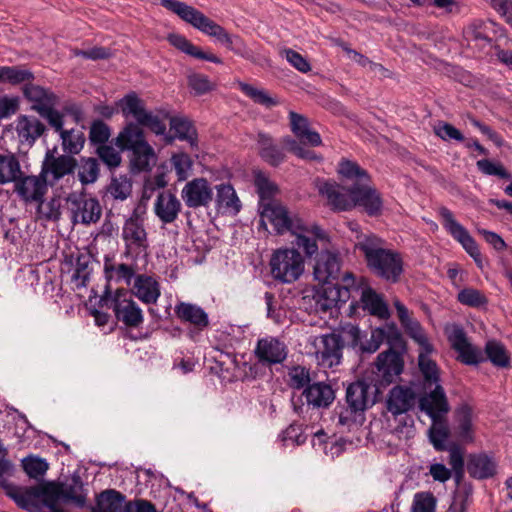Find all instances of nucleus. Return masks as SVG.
<instances>
[{"instance_id":"obj_26","label":"nucleus","mask_w":512,"mask_h":512,"mask_svg":"<svg viewBox=\"0 0 512 512\" xmlns=\"http://www.w3.org/2000/svg\"><path fill=\"white\" fill-rule=\"evenodd\" d=\"M315 280L322 284L332 283L340 275V261L332 252L323 251L316 259L313 270Z\"/></svg>"},{"instance_id":"obj_32","label":"nucleus","mask_w":512,"mask_h":512,"mask_svg":"<svg viewBox=\"0 0 512 512\" xmlns=\"http://www.w3.org/2000/svg\"><path fill=\"white\" fill-rule=\"evenodd\" d=\"M22 176V168L17 155L9 150L0 149V185L15 182Z\"/></svg>"},{"instance_id":"obj_13","label":"nucleus","mask_w":512,"mask_h":512,"mask_svg":"<svg viewBox=\"0 0 512 512\" xmlns=\"http://www.w3.org/2000/svg\"><path fill=\"white\" fill-rule=\"evenodd\" d=\"M406 333L419 345L418 365L421 374H427L430 378L435 376L436 362L430 358L433 352V346L423 330L420 323L415 319L403 326Z\"/></svg>"},{"instance_id":"obj_35","label":"nucleus","mask_w":512,"mask_h":512,"mask_svg":"<svg viewBox=\"0 0 512 512\" xmlns=\"http://www.w3.org/2000/svg\"><path fill=\"white\" fill-rule=\"evenodd\" d=\"M216 206L224 213L237 214L241 209V202L231 184L216 185Z\"/></svg>"},{"instance_id":"obj_31","label":"nucleus","mask_w":512,"mask_h":512,"mask_svg":"<svg viewBox=\"0 0 512 512\" xmlns=\"http://www.w3.org/2000/svg\"><path fill=\"white\" fill-rule=\"evenodd\" d=\"M290 126L293 134L304 144L320 146L322 143L318 132L310 129L309 121L303 115L291 111L289 113Z\"/></svg>"},{"instance_id":"obj_52","label":"nucleus","mask_w":512,"mask_h":512,"mask_svg":"<svg viewBox=\"0 0 512 512\" xmlns=\"http://www.w3.org/2000/svg\"><path fill=\"white\" fill-rule=\"evenodd\" d=\"M457 300L465 306L482 308L487 305V297L483 292L475 288H464L458 292Z\"/></svg>"},{"instance_id":"obj_17","label":"nucleus","mask_w":512,"mask_h":512,"mask_svg":"<svg viewBox=\"0 0 512 512\" xmlns=\"http://www.w3.org/2000/svg\"><path fill=\"white\" fill-rule=\"evenodd\" d=\"M14 183V191L18 197L25 203H38L44 201V197L48 191V183L41 175H24L20 176Z\"/></svg>"},{"instance_id":"obj_28","label":"nucleus","mask_w":512,"mask_h":512,"mask_svg":"<svg viewBox=\"0 0 512 512\" xmlns=\"http://www.w3.org/2000/svg\"><path fill=\"white\" fill-rule=\"evenodd\" d=\"M24 97L31 103V109L38 114L46 112L50 106H56L57 96L49 89L27 83L23 87Z\"/></svg>"},{"instance_id":"obj_54","label":"nucleus","mask_w":512,"mask_h":512,"mask_svg":"<svg viewBox=\"0 0 512 512\" xmlns=\"http://www.w3.org/2000/svg\"><path fill=\"white\" fill-rule=\"evenodd\" d=\"M239 88L246 96L251 98L257 104L263 105L267 108L277 104V100L271 97L264 89H259L243 82L239 83Z\"/></svg>"},{"instance_id":"obj_55","label":"nucleus","mask_w":512,"mask_h":512,"mask_svg":"<svg viewBox=\"0 0 512 512\" xmlns=\"http://www.w3.org/2000/svg\"><path fill=\"white\" fill-rule=\"evenodd\" d=\"M487 358L496 366L504 367L509 364V356L504 346L497 341H488L485 346Z\"/></svg>"},{"instance_id":"obj_50","label":"nucleus","mask_w":512,"mask_h":512,"mask_svg":"<svg viewBox=\"0 0 512 512\" xmlns=\"http://www.w3.org/2000/svg\"><path fill=\"white\" fill-rule=\"evenodd\" d=\"M62 499L71 501L79 507H83L86 503L83 484L79 478H73L71 483L62 485Z\"/></svg>"},{"instance_id":"obj_57","label":"nucleus","mask_w":512,"mask_h":512,"mask_svg":"<svg viewBox=\"0 0 512 512\" xmlns=\"http://www.w3.org/2000/svg\"><path fill=\"white\" fill-rule=\"evenodd\" d=\"M255 186L257 188V192L260 196V208L263 207V204H267L271 200V197L276 192V186L274 183L269 181V179L261 172H257L255 174Z\"/></svg>"},{"instance_id":"obj_38","label":"nucleus","mask_w":512,"mask_h":512,"mask_svg":"<svg viewBox=\"0 0 512 512\" xmlns=\"http://www.w3.org/2000/svg\"><path fill=\"white\" fill-rule=\"evenodd\" d=\"M363 310L371 315L385 319L389 316V310L384 300L370 287H363L360 298Z\"/></svg>"},{"instance_id":"obj_21","label":"nucleus","mask_w":512,"mask_h":512,"mask_svg":"<svg viewBox=\"0 0 512 512\" xmlns=\"http://www.w3.org/2000/svg\"><path fill=\"white\" fill-rule=\"evenodd\" d=\"M448 339L452 348L458 353L461 362L467 365H475L484 361L482 351L469 343L466 334L459 326H452L448 330Z\"/></svg>"},{"instance_id":"obj_62","label":"nucleus","mask_w":512,"mask_h":512,"mask_svg":"<svg viewBox=\"0 0 512 512\" xmlns=\"http://www.w3.org/2000/svg\"><path fill=\"white\" fill-rule=\"evenodd\" d=\"M281 55L298 71L307 73L311 70L308 60L297 51L287 48L281 51Z\"/></svg>"},{"instance_id":"obj_3","label":"nucleus","mask_w":512,"mask_h":512,"mask_svg":"<svg viewBox=\"0 0 512 512\" xmlns=\"http://www.w3.org/2000/svg\"><path fill=\"white\" fill-rule=\"evenodd\" d=\"M365 257L367 266L377 276L397 282L403 272V260L399 253L383 248V240L373 234L358 238L356 243Z\"/></svg>"},{"instance_id":"obj_11","label":"nucleus","mask_w":512,"mask_h":512,"mask_svg":"<svg viewBox=\"0 0 512 512\" xmlns=\"http://www.w3.org/2000/svg\"><path fill=\"white\" fill-rule=\"evenodd\" d=\"M438 212L442 218V224L446 231L462 245L465 251L475 260L477 265L481 268V253L475 240L471 237L468 230L455 219L453 213L448 208L441 207L439 208Z\"/></svg>"},{"instance_id":"obj_48","label":"nucleus","mask_w":512,"mask_h":512,"mask_svg":"<svg viewBox=\"0 0 512 512\" xmlns=\"http://www.w3.org/2000/svg\"><path fill=\"white\" fill-rule=\"evenodd\" d=\"M338 297L339 293L335 287H326L317 290L313 295L316 311L327 312L336 307Z\"/></svg>"},{"instance_id":"obj_19","label":"nucleus","mask_w":512,"mask_h":512,"mask_svg":"<svg viewBox=\"0 0 512 512\" xmlns=\"http://www.w3.org/2000/svg\"><path fill=\"white\" fill-rule=\"evenodd\" d=\"M213 188L206 178L188 181L181 190V198L188 208L208 207L213 200Z\"/></svg>"},{"instance_id":"obj_40","label":"nucleus","mask_w":512,"mask_h":512,"mask_svg":"<svg viewBox=\"0 0 512 512\" xmlns=\"http://www.w3.org/2000/svg\"><path fill=\"white\" fill-rule=\"evenodd\" d=\"M131 152L130 164L135 172L149 171L156 163V153L149 143L132 149Z\"/></svg>"},{"instance_id":"obj_51","label":"nucleus","mask_w":512,"mask_h":512,"mask_svg":"<svg viewBox=\"0 0 512 512\" xmlns=\"http://www.w3.org/2000/svg\"><path fill=\"white\" fill-rule=\"evenodd\" d=\"M99 176V164L95 158H82L78 167V177L83 185L94 183Z\"/></svg>"},{"instance_id":"obj_63","label":"nucleus","mask_w":512,"mask_h":512,"mask_svg":"<svg viewBox=\"0 0 512 512\" xmlns=\"http://www.w3.org/2000/svg\"><path fill=\"white\" fill-rule=\"evenodd\" d=\"M188 84L197 95L205 94L213 89L208 77L199 73L189 75Z\"/></svg>"},{"instance_id":"obj_9","label":"nucleus","mask_w":512,"mask_h":512,"mask_svg":"<svg viewBox=\"0 0 512 512\" xmlns=\"http://www.w3.org/2000/svg\"><path fill=\"white\" fill-rule=\"evenodd\" d=\"M121 112L125 118H133L137 125L150 129L157 135L166 131V125L160 117L145 108L143 100L135 93L126 95L119 101Z\"/></svg>"},{"instance_id":"obj_64","label":"nucleus","mask_w":512,"mask_h":512,"mask_svg":"<svg viewBox=\"0 0 512 512\" xmlns=\"http://www.w3.org/2000/svg\"><path fill=\"white\" fill-rule=\"evenodd\" d=\"M100 159L110 168L118 167L121 163L120 153L111 146L101 145L97 148Z\"/></svg>"},{"instance_id":"obj_42","label":"nucleus","mask_w":512,"mask_h":512,"mask_svg":"<svg viewBox=\"0 0 512 512\" xmlns=\"http://www.w3.org/2000/svg\"><path fill=\"white\" fill-rule=\"evenodd\" d=\"M104 272L107 280L117 283L123 282L127 286H131L136 274V270L132 265L125 263L115 264L110 261L104 263Z\"/></svg>"},{"instance_id":"obj_1","label":"nucleus","mask_w":512,"mask_h":512,"mask_svg":"<svg viewBox=\"0 0 512 512\" xmlns=\"http://www.w3.org/2000/svg\"><path fill=\"white\" fill-rule=\"evenodd\" d=\"M346 334L352 338L353 347L359 348L362 352L374 353L383 343L389 346L388 350L377 356L375 362V374L380 385L387 386L393 383L403 372L404 360L401 352L404 350L405 344L402 334L395 324H385L372 330L370 338L366 341L362 340V332L357 326L349 327Z\"/></svg>"},{"instance_id":"obj_60","label":"nucleus","mask_w":512,"mask_h":512,"mask_svg":"<svg viewBox=\"0 0 512 512\" xmlns=\"http://www.w3.org/2000/svg\"><path fill=\"white\" fill-rule=\"evenodd\" d=\"M436 501L430 493H417L414 496L411 512H435Z\"/></svg>"},{"instance_id":"obj_36","label":"nucleus","mask_w":512,"mask_h":512,"mask_svg":"<svg viewBox=\"0 0 512 512\" xmlns=\"http://www.w3.org/2000/svg\"><path fill=\"white\" fill-rule=\"evenodd\" d=\"M115 143L121 150L131 151L148 142L140 125L130 122L118 134Z\"/></svg>"},{"instance_id":"obj_39","label":"nucleus","mask_w":512,"mask_h":512,"mask_svg":"<svg viewBox=\"0 0 512 512\" xmlns=\"http://www.w3.org/2000/svg\"><path fill=\"white\" fill-rule=\"evenodd\" d=\"M168 40L171 45L192 57L216 64L222 63V60L219 57L212 53L203 52L199 47L192 44L186 37L180 34H170L168 36Z\"/></svg>"},{"instance_id":"obj_12","label":"nucleus","mask_w":512,"mask_h":512,"mask_svg":"<svg viewBox=\"0 0 512 512\" xmlns=\"http://www.w3.org/2000/svg\"><path fill=\"white\" fill-rule=\"evenodd\" d=\"M56 148L47 150L41 166V175L50 186L60 179L73 174L77 161L70 155H55Z\"/></svg>"},{"instance_id":"obj_5","label":"nucleus","mask_w":512,"mask_h":512,"mask_svg":"<svg viewBox=\"0 0 512 512\" xmlns=\"http://www.w3.org/2000/svg\"><path fill=\"white\" fill-rule=\"evenodd\" d=\"M269 267L274 280L283 284H292L303 275L305 258L296 248H278L270 257Z\"/></svg>"},{"instance_id":"obj_4","label":"nucleus","mask_w":512,"mask_h":512,"mask_svg":"<svg viewBox=\"0 0 512 512\" xmlns=\"http://www.w3.org/2000/svg\"><path fill=\"white\" fill-rule=\"evenodd\" d=\"M338 173L345 181H353V202L370 216H377L383 208L380 194L370 185L368 173L356 162L343 159L338 165Z\"/></svg>"},{"instance_id":"obj_58","label":"nucleus","mask_w":512,"mask_h":512,"mask_svg":"<svg viewBox=\"0 0 512 512\" xmlns=\"http://www.w3.org/2000/svg\"><path fill=\"white\" fill-rule=\"evenodd\" d=\"M171 164L176 172L178 180L184 181L190 175L193 161L189 155L185 153H178L171 157Z\"/></svg>"},{"instance_id":"obj_23","label":"nucleus","mask_w":512,"mask_h":512,"mask_svg":"<svg viewBox=\"0 0 512 512\" xmlns=\"http://www.w3.org/2000/svg\"><path fill=\"white\" fill-rule=\"evenodd\" d=\"M387 423L383 437L389 445L399 446L415 435L413 420L408 415H392Z\"/></svg>"},{"instance_id":"obj_8","label":"nucleus","mask_w":512,"mask_h":512,"mask_svg":"<svg viewBox=\"0 0 512 512\" xmlns=\"http://www.w3.org/2000/svg\"><path fill=\"white\" fill-rule=\"evenodd\" d=\"M376 384L368 383L366 380H359L350 384L346 391V400L349 410L341 411L339 414V423L348 425L351 422V414L364 412L376 402L378 393Z\"/></svg>"},{"instance_id":"obj_20","label":"nucleus","mask_w":512,"mask_h":512,"mask_svg":"<svg viewBox=\"0 0 512 512\" xmlns=\"http://www.w3.org/2000/svg\"><path fill=\"white\" fill-rule=\"evenodd\" d=\"M418 402L417 386L397 385L393 387L387 396L386 406L392 415H406Z\"/></svg>"},{"instance_id":"obj_14","label":"nucleus","mask_w":512,"mask_h":512,"mask_svg":"<svg viewBox=\"0 0 512 512\" xmlns=\"http://www.w3.org/2000/svg\"><path fill=\"white\" fill-rule=\"evenodd\" d=\"M346 185L336 182H323L319 184L318 191L327 200L328 205L335 211H348L355 207L353 202V181H346Z\"/></svg>"},{"instance_id":"obj_16","label":"nucleus","mask_w":512,"mask_h":512,"mask_svg":"<svg viewBox=\"0 0 512 512\" xmlns=\"http://www.w3.org/2000/svg\"><path fill=\"white\" fill-rule=\"evenodd\" d=\"M260 214L261 223L263 225L270 223L278 234L292 233L294 224H298L301 220L296 214L290 213L286 207L274 201L263 204Z\"/></svg>"},{"instance_id":"obj_56","label":"nucleus","mask_w":512,"mask_h":512,"mask_svg":"<svg viewBox=\"0 0 512 512\" xmlns=\"http://www.w3.org/2000/svg\"><path fill=\"white\" fill-rule=\"evenodd\" d=\"M24 471L30 478L41 479L48 470V463L39 457L29 456L22 460Z\"/></svg>"},{"instance_id":"obj_18","label":"nucleus","mask_w":512,"mask_h":512,"mask_svg":"<svg viewBox=\"0 0 512 512\" xmlns=\"http://www.w3.org/2000/svg\"><path fill=\"white\" fill-rule=\"evenodd\" d=\"M294 226L292 235L295 236L294 244L302 249L307 257H312L318 252V242L327 240L326 233L316 224H307L302 219Z\"/></svg>"},{"instance_id":"obj_27","label":"nucleus","mask_w":512,"mask_h":512,"mask_svg":"<svg viewBox=\"0 0 512 512\" xmlns=\"http://www.w3.org/2000/svg\"><path fill=\"white\" fill-rule=\"evenodd\" d=\"M181 208L180 200L170 191L160 192L153 205L155 215L163 224L173 223L178 218Z\"/></svg>"},{"instance_id":"obj_43","label":"nucleus","mask_w":512,"mask_h":512,"mask_svg":"<svg viewBox=\"0 0 512 512\" xmlns=\"http://www.w3.org/2000/svg\"><path fill=\"white\" fill-rule=\"evenodd\" d=\"M467 468L472 477L483 479L493 475L495 464L488 456L480 454L470 457Z\"/></svg>"},{"instance_id":"obj_49","label":"nucleus","mask_w":512,"mask_h":512,"mask_svg":"<svg viewBox=\"0 0 512 512\" xmlns=\"http://www.w3.org/2000/svg\"><path fill=\"white\" fill-rule=\"evenodd\" d=\"M33 492L37 497L43 499L47 506L53 507L60 499H62V485L53 482H47L33 488Z\"/></svg>"},{"instance_id":"obj_47","label":"nucleus","mask_w":512,"mask_h":512,"mask_svg":"<svg viewBox=\"0 0 512 512\" xmlns=\"http://www.w3.org/2000/svg\"><path fill=\"white\" fill-rule=\"evenodd\" d=\"M34 79L33 73L19 66H0V82L12 85L30 82Z\"/></svg>"},{"instance_id":"obj_15","label":"nucleus","mask_w":512,"mask_h":512,"mask_svg":"<svg viewBox=\"0 0 512 512\" xmlns=\"http://www.w3.org/2000/svg\"><path fill=\"white\" fill-rule=\"evenodd\" d=\"M112 308L117 320L128 327L137 328L144 321L142 309L124 289L115 292L112 299Z\"/></svg>"},{"instance_id":"obj_6","label":"nucleus","mask_w":512,"mask_h":512,"mask_svg":"<svg viewBox=\"0 0 512 512\" xmlns=\"http://www.w3.org/2000/svg\"><path fill=\"white\" fill-rule=\"evenodd\" d=\"M351 326H346L342 333L332 332L311 338L310 343L315 349L319 365L325 368H332L340 364L345 344L353 347L352 338L346 334V330Z\"/></svg>"},{"instance_id":"obj_41","label":"nucleus","mask_w":512,"mask_h":512,"mask_svg":"<svg viewBox=\"0 0 512 512\" xmlns=\"http://www.w3.org/2000/svg\"><path fill=\"white\" fill-rule=\"evenodd\" d=\"M473 412L468 405H462L455 411V433L465 442L472 441L473 439Z\"/></svg>"},{"instance_id":"obj_44","label":"nucleus","mask_w":512,"mask_h":512,"mask_svg":"<svg viewBox=\"0 0 512 512\" xmlns=\"http://www.w3.org/2000/svg\"><path fill=\"white\" fill-rule=\"evenodd\" d=\"M62 149L65 153L76 155L81 152L85 144V135L81 130H61Z\"/></svg>"},{"instance_id":"obj_30","label":"nucleus","mask_w":512,"mask_h":512,"mask_svg":"<svg viewBox=\"0 0 512 512\" xmlns=\"http://www.w3.org/2000/svg\"><path fill=\"white\" fill-rule=\"evenodd\" d=\"M73 218L83 224L95 223L100 219L101 206L95 198L79 197L73 200Z\"/></svg>"},{"instance_id":"obj_37","label":"nucleus","mask_w":512,"mask_h":512,"mask_svg":"<svg viewBox=\"0 0 512 512\" xmlns=\"http://www.w3.org/2000/svg\"><path fill=\"white\" fill-rule=\"evenodd\" d=\"M126 497L116 490L103 491L96 501L93 512H126Z\"/></svg>"},{"instance_id":"obj_59","label":"nucleus","mask_w":512,"mask_h":512,"mask_svg":"<svg viewBox=\"0 0 512 512\" xmlns=\"http://www.w3.org/2000/svg\"><path fill=\"white\" fill-rule=\"evenodd\" d=\"M111 135L110 128L103 121L97 120L91 124L89 140L93 144L105 145Z\"/></svg>"},{"instance_id":"obj_10","label":"nucleus","mask_w":512,"mask_h":512,"mask_svg":"<svg viewBox=\"0 0 512 512\" xmlns=\"http://www.w3.org/2000/svg\"><path fill=\"white\" fill-rule=\"evenodd\" d=\"M124 242V256L137 258L146 255L149 241L143 222L137 217L127 219L121 233Z\"/></svg>"},{"instance_id":"obj_2","label":"nucleus","mask_w":512,"mask_h":512,"mask_svg":"<svg viewBox=\"0 0 512 512\" xmlns=\"http://www.w3.org/2000/svg\"><path fill=\"white\" fill-rule=\"evenodd\" d=\"M160 4L203 34L216 38L235 54L246 59L250 58L249 50L242 38L229 34L222 26L193 6L179 0H160Z\"/></svg>"},{"instance_id":"obj_22","label":"nucleus","mask_w":512,"mask_h":512,"mask_svg":"<svg viewBox=\"0 0 512 512\" xmlns=\"http://www.w3.org/2000/svg\"><path fill=\"white\" fill-rule=\"evenodd\" d=\"M16 133L19 145L32 147L45 132V125L36 117L20 115L11 125Z\"/></svg>"},{"instance_id":"obj_53","label":"nucleus","mask_w":512,"mask_h":512,"mask_svg":"<svg viewBox=\"0 0 512 512\" xmlns=\"http://www.w3.org/2000/svg\"><path fill=\"white\" fill-rule=\"evenodd\" d=\"M108 192L114 199H127L132 192L131 180L125 175L112 177Z\"/></svg>"},{"instance_id":"obj_29","label":"nucleus","mask_w":512,"mask_h":512,"mask_svg":"<svg viewBox=\"0 0 512 512\" xmlns=\"http://www.w3.org/2000/svg\"><path fill=\"white\" fill-rule=\"evenodd\" d=\"M306 403L314 408H327L335 399L332 387L324 382L308 385L302 393Z\"/></svg>"},{"instance_id":"obj_34","label":"nucleus","mask_w":512,"mask_h":512,"mask_svg":"<svg viewBox=\"0 0 512 512\" xmlns=\"http://www.w3.org/2000/svg\"><path fill=\"white\" fill-rule=\"evenodd\" d=\"M257 144L260 157L269 165L278 166L284 161L283 149L275 144L268 134L259 132L257 134Z\"/></svg>"},{"instance_id":"obj_25","label":"nucleus","mask_w":512,"mask_h":512,"mask_svg":"<svg viewBox=\"0 0 512 512\" xmlns=\"http://www.w3.org/2000/svg\"><path fill=\"white\" fill-rule=\"evenodd\" d=\"M131 293L144 304H155L161 296L158 280L148 274H137L131 284Z\"/></svg>"},{"instance_id":"obj_45","label":"nucleus","mask_w":512,"mask_h":512,"mask_svg":"<svg viewBox=\"0 0 512 512\" xmlns=\"http://www.w3.org/2000/svg\"><path fill=\"white\" fill-rule=\"evenodd\" d=\"M432 425L428 430L429 439L436 450H443L449 436V427L445 417L431 418Z\"/></svg>"},{"instance_id":"obj_61","label":"nucleus","mask_w":512,"mask_h":512,"mask_svg":"<svg viewBox=\"0 0 512 512\" xmlns=\"http://www.w3.org/2000/svg\"><path fill=\"white\" fill-rule=\"evenodd\" d=\"M465 37L470 45L474 43L475 46L485 47L490 43V39L482 25H470L465 30Z\"/></svg>"},{"instance_id":"obj_7","label":"nucleus","mask_w":512,"mask_h":512,"mask_svg":"<svg viewBox=\"0 0 512 512\" xmlns=\"http://www.w3.org/2000/svg\"><path fill=\"white\" fill-rule=\"evenodd\" d=\"M424 394L418 396V404L421 411L430 418L445 417L450 411V405L443 387L440 385L439 368L436 365L435 376L430 378L422 374Z\"/></svg>"},{"instance_id":"obj_46","label":"nucleus","mask_w":512,"mask_h":512,"mask_svg":"<svg viewBox=\"0 0 512 512\" xmlns=\"http://www.w3.org/2000/svg\"><path fill=\"white\" fill-rule=\"evenodd\" d=\"M170 126L178 139L189 142L192 147L197 145V133L191 121L174 117L171 119Z\"/></svg>"},{"instance_id":"obj_33","label":"nucleus","mask_w":512,"mask_h":512,"mask_svg":"<svg viewBox=\"0 0 512 512\" xmlns=\"http://www.w3.org/2000/svg\"><path fill=\"white\" fill-rule=\"evenodd\" d=\"M174 311L181 321L190 323L199 330L206 328L209 324L208 314L196 304L180 302L175 306Z\"/></svg>"},{"instance_id":"obj_24","label":"nucleus","mask_w":512,"mask_h":512,"mask_svg":"<svg viewBox=\"0 0 512 512\" xmlns=\"http://www.w3.org/2000/svg\"><path fill=\"white\" fill-rule=\"evenodd\" d=\"M255 355L262 364H279L286 359L287 349L285 344L278 339L265 337L258 340Z\"/></svg>"}]
</instances>
